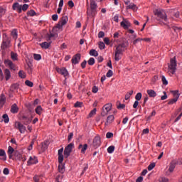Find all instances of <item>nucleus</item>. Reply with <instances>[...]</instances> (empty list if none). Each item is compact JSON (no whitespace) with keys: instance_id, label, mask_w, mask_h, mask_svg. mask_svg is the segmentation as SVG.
Segmentation results:
<instances>
[{"instance_id":"1","label":"nucleus","mask_w":182,"mask_h":182,"mask_svg":"<svg viewBox=\"0 0 182 182\" xmlns=\"http://www.w3.org/2000/svg\"><path fill=\"white\" fill-rule=\"evenodd\" d=\"M126 48H127V43H122L117 46L114 54V60L119 62V60L122 59L120 55H123V52H124Z\"/></svg>"},{"instance_id":"2","label":"nucleus","mask_w":182,"mask_h":182,"mask_svg":"<svg viewBox=\"0 0 182 182\" xmlns=\"http://www.w3.org/2000/svg\"><path fill=\"white\" fill-rule=\"evenodd\" d=\"M63 148H61L58 150V163L60 165H58V171L59 173H61V174H63L65 173V166L62 165V163H63Z\"/></svg>"},{"instance_id":"3","label":"nucleus","mask_w":182,"mask_h":182,"mask_svg":"<svg viewBox=\"0 0 182 182\" xmlns=\"http://www.w3.org/2000/svg\"><path fill=\"white\" fill-rule=\"evenodd\" d=\"M169 69V72L174 75L176 73V70H177V62L176 61V57L171 58L170 64L168 66Z\"/></svg>"},{"instance_id":"4","label":"nucleus","mask_w":182,"mask_h":182,"mask_svg":"<svg viewBox=\"0 0 182 182\" xmlns=\"http://www.w3.org/2000/svg\"><path fill=\"white\" fill-rule=\"evenodd\" d=\"M154 15L158 16V18H160L162 21L164 22H167V14H166L165 11L163 10H155L154 11Z\"/></svg>"},{"instance_id":"5","label":"nucleus","mask_w":182,"mask_h":182,"mask_svg":"<svg viewBox=\"0 0 182 182\" xmlns=\"http://www.w3.org/2000/svg\"><path fill=\"white\" fill-rule=\"evenodd\" d=\"M11 48V39H9V38L8 37H4L1 46V48L3 50H5L6 49H8Z\"/></svg>"},{"instance_id":"6","label":"nucleus","mask_w":182,"mask_h":182,"mask_svg":"<svg viewBox=\"0 0 182 182\" xmlns=\"http://www.w3.org/2000/svg\"><path fill=\"white\" fill-rule=\"evenodd\" d=\"M73 146H75V144L70 143L65 148V150H64L65 159H68V157L70 156V154L72 153V150H73Z\"/></svg>"},{"instance_id":"7","label":"nucleus","mask_w":182,"mask_h":182,"mask_svg":"<svg viewBox=\"0 0 182 182\" xmlns=\"http://www.w3.org/2000/svg\"><path fill=\"white\" fill-rule=\"evenodd\" d=\"M112 110V104H106L103 107H102V111L101 112V116H106L107 113H109Z\"/></svg>"},{"instance_id":"8","label":"nucleus","mask_w":182,"mask_h":182,"mask_svg":"<svg viewBox=\"0 0 182 182\" xmlns=\"http://www.w3.org/2000/svg\"><path fill=\"white\" fill-rule=\"evenodd\" d=\"M173 99H171L168 104V105H174L178 100V98L180 97V95L178 94V91H173Z\"/></svg>"},{"instance_id":"9","label":"nucleus","mask_w":182,"mask_h":182,"mask_svg":"<svg viewBox=\"0 0 182 182\" xmlns=\"http://www.w3.org/2000/svg\"><path fill=\"white\" fill-rule=\"evenodd\" d=\"M15 127L18 129L20 133L23 134L26 130V127L23 126V124H21V122H15Z\"/></svg>"},{"instance_id":"10","label":"nucleus","mask_w":182,"mask_h":182,"mask_svg":"<svg viewBox=\"0 0 182 182\" xmlns=\"http://www.w3.org/2000/svg\"><path fill=\"white\" fill-rule=\"evenodd\" d=\"M120 25H121L122 28H123L125 30L129 29V28H130L132 26V23H130V21H129V20L124 19V18L120 23Z\"/></svg>"},{"instance_id":"11","label":"nucleus","mask_w":182,"mask_h":182,"mask_svg":"<svg viewBox=\"0 0 182 182\" xmlns=\"http://www.w3.org/2000/svg\"><path fill=\"white\" fill-rule=\"evenodd\" d=\"M100 144H101L100 136H95L93 139L92 146L95 149H97V147L100 146Z\"/></svg>"},{"instance_id":"12","label":"nucleus","mask_w":182,"mask_h":182,"mask_svg":"<svg viewBox=\"0 0 182 182\" xmlns=\"http://www.w3.org/2000/svg\"><path fill=\"white\" fill-rule=\"evenodd\" d=\"M4 64L6 66H9L11 70H16V67L15 66V64L11 60H4Z\"/></svg>"},{"instance_id":"13","label":"nucleus","mask_w":182,"mask_h":182,"mask_svg":"<svg viewBox=\"0 0 182 182\" xmlns=\"http://www.w3.org/2000/svg\"><path fill=\"white\" fill-rule=\"evenodd\" d=\"M4 64L6 66H9L11 70H16V67L15 66V64L11 60H4Z\"/></svg>"},{"instance_id":"14","label":"nucleus","mask_w":182,"mask_h":182,"mask_svg":"<svg viewBox=\"0 0 182 182\" xmlns=\"http://www.w3.org/2000/svg\"><path fill=\"white\" fill-rule=\"evenodd\" d=\"M68 23V16H63L61 20L59 21L57 28H62V26Z\"/></svg>"},{"instance_id":"15","label":"nucleus","mask_w":182,"mask_h":182,"mask_svg":"<svg viewBox=\"0 0 182 182\" xmlns=\"http://www.w3.org/2000/svg\"><path fill=\"white\" fill-rule=\"evenodd\" d=\"M71 62H72L73 65H77V63H79V62H80V54L77 53V54L75 55L73 57Z\"/></svg>"},{"instance_id":"16","label":"nucleus","mask_w":182,"mask_h":182,"mask_svg":"<svg viewBox=\"0 0 182 182\" xmlns=\"http://www.w3.org/2000/svg\"><path fill=\"white\" fill-rule=\"evenodd\" d=\"M57 72L60 75H63L64 77H66V76H68L69 75V72H68V70L65 68H57Z\"/></svg>"},{"instance_id":"17","label":"nucleus","mask_w":182,"mask_h":182,"mask_svg":"<svg viewBox=\"0 0 182 182\" xmlns=\"http://www.w3.org/2000/svg\"><path fill=\"white\" fill-rule=\"evenodd\" d=\"M14 11H17L18 14L22 12V5H20L19 3H14L12 6Z\"/></svg>"},{"instance_id":"18","label":"nucleus","mask_w":182,"mask_h":182,"mask_svg":"<svg viewBox=\"0 0 182 182\" xmlns=\"http://www.w3.org/2000/svg\"><path fill=\"white\" fill-rule=\"evenodd\" d=\"M36 163H38L36 156H30L27 161V166H32V164H36Z\"/></svg>"},{"instance_id":"19","label":"nucleus","mask_w":182,"mask_h":182,"mask_svg":"<svg viewBox=\"0 0 182 182\" xmlns=\"http://www.w3.org/2000/svg\"><path fill=\"white\" fill-rule=\"evenodd\" d=\"M177 164V159H173L169 164L168 171L170 173H173L174 171V168H176V165Z\"/></svg>"},{"instance_id":"20","label":"nucleus","mask_w":182,"mask_h":182,"mask_svg":"<svg viewBox=\"0 0 182 182\" xmlns=\"http://www.w3.org/2000/svg\"><path fill=\"white\" fill-rule=\"evenodd\" d=\"M6 102V97H5L4 94H1L0 96V109L4 107V105H5Z\"/></svg>"},{"instance_id":"21","label":"nucleus","mask_w":182,"mask_h":182,"mask_svg":"<svg viewBox=\"0 0 182 182\" xmlns=\"http://www.w3.org/2000/svg\"><path fill=\"white\" fill-rule=\"evenodd\" d=\"M114 120V116L109 115L107 118V121L105 122V126H109V124L113 123V121Z\"/></svg>"},{"instance_id":"22","label":"nucleus","mask_w":182,"mask_h":182,"mask_svg":"<svg viewBox=\"0 0 182 182\" xmlns=\"http://www.w3.org/2000/svg\"><path fill=\"white\" fill-rule=\"evenodd\" d=\"M78 149L79 150L81 149V153H82V154H85V153H86V150H87V144H85L84 145L80 144L78 146Z\"/></svg>"},{"instance_id":"23","label":"nucleus","mask_w":182,"mask_h":182,"mask_svg":"<svg viewBox=\"0 0 182 182\" xmlns=\"http://www.w3.org/2000/svg\"><path fill=\"white\" fill-rule=\"evenodd\" d=\"M22 120H23V124H25L26 126L32 122V118H29V117L23 116L22 117Z\"/></svg>"},{"instance_id":"24","label":"nucleus","mask_w":182,"mask_h":182,"mask_svg":"<svg viewBox=\"0 0 182 182\" xmlns=\"http://www.w3.org/2000/svg\"><path fill=\"white\" fill-rule=\"evenodd\" d=\"M146 93H148L149 97H156L157 96V93L154 90H147Z\"/></svg>"},{"instance_id":"25","label":"nucleus","mask_w":182,"mask_h":182,"mask_svg":"<svg viewBox=\"0 0 182 182\" xmlns=\"http://www.w3.org/2000/svg\"><path fill=\"white\" fill-rule=\"evenodd\" d=\"M40 46H41L43 49H49V46H50V41L49 43L43 42L40 43Z\"/></svg>"},{"instance_id":"26","label":"nucleus","mask_w":182,"mask_h":182,"mask_svg":"<svg viewBox=\"0 0 182 182\" xmlns=\"http://www.w3.org/2000/svg\"><path fill=\"white\" fill-rule=\"evenodd\" d=\"M19 110V108L18 107V105L16 104H14L11 107V112L14 114L18 113Z\"/></svg>"},{"instance_id":"27","label":"nucleus","mask_w":182,"mask_h":182,"mask_svg":"<svg viewBox=\"0 0 182 182\" xmlns=\"http://www.w3.org/2000/svg\"><path fill=\"white\" fill-rule=\"evenodd\" d=\"M127 9H132V11H137V6L134 3H131L127 6Z\"/></svg>"},{"instance_id":"28","label":"nucleus","mask_w":182,"mask_h":182,"mask_svg":"<svg viewBox=\"0 0 182 182\" xmlns=\"http://www.w3.org/2000/svg\"><path fill=\"white\" fill-rule=\"evenodd\" d=\"M14 151H15V149H14L12 146H9L8 149L9 159H12Z\"/></svg>"},{"instance_id":"29","label":"nucleus","mask_w":182,"mask_h":182,"mask_svg":"<svg viewBox=\"0 0 182 182\" xmlns=\"http://www.w3.org/2000/svg\"><path fill=\"white\" fill-rule=\"evenodd\" d=\"M4 75L6 77V80H9V79H11V71H9V70L5 69Z\"/></svg>"},{"instance_id":"30","label":"nucleus","mask_w":182,"mask_h":182,"mask_svg":"<svg viewBox=\"0 0 182 182\" xmlns=\"http://www.w3.org/2000/svg\"><path fill=\"white\" fill-rule=\"evenodd\" d=\"M43 109H42V107L41 105H38L36 109L35 112L37 114H39V116H41V114H42V112H43Z\"/></svg>"},{"instance_id":"31","label":"nucleus","mask_w":182,"mask_h":182,"mask_svg":"<svg viewBox=\"0 0 182 182\" xmlns=\"http://www.w3.org/2000/svg\"><path fill=\"white\" fill-rule=\"evenodd\" d=\"M90 9H97V4L95 0L90 1Z\"/></svg>"},{"instance_id":"32","label":"nucleus","mask_w":182,"mask_h":182,"mask_svg":"<svg viewBox=\"0 0 182 182\" xmlns=\"http://www.w3.org/2000/svg\"><path fill=\"white\" fill-rule=\"evenodd\" d=\"M11 36L13 38V39H18V31H16V29H14L12 31H11Z\"/></svg>"},{"instance_id":"33","label":"nucleus","mask_w":182,"mask_h":182,"mask_svg":"<svg viewBox=\"0 0 182 182\" xmlns=\"http://www.w3.org/2000/svg\"><path fill=\"white\" fill-rule=\"evenodd\" d=\"M53 37H55V34H53V33H47L46 35V41H48V42H49V41H51V39H52V38H53Z\"/></svg>"},{"instance_id":"34","label":"nucleus","mask_w":182,"mask_h":182,"mask_svg":"<svg viewBox=\"0 0 182 182\" xmlns=\"http://www.w3.org/2000/svg\"><path fill=\"white\" fill-rule=\"evenodd\" d=\"M18 87H19V85L18 84H13L11 85L10 87L11 92H15V90H17Z\"/></svg>"},{"instance_id":"35","label":"nucleus","mask_w":182,"mask_h":182,"mask_svg":"<svg viewBox=\"0 0 182 182\" xmlns=\"http://www.w3.org/2000/svg\"><path fill=\"white\" fill-rule=\"evenodd\" d=\"M90 56H99V53L95 49H92L90 51Z\"/></svg>"},{"instance_id":"36","label":"nucleus","mask_w":182,"mask_h":182,"mask_svg":"<svg viewBox=\"0 0 182 182\" xmlns=\"http://www.w3.org/2000/svg\"><path fill=\"white\" fill-rule=\"evenodd\" d=\"M18 76L21 77V79H25V77H26V73H25L23 70H20L18 72Z\"/></svg>"},{"instance_id":"37","label":"nucleus","mask_w":182,"mask_h":182,"mask_svg":"<svg viewBox=\"0 0 182 182\" xmlns=\"http://www.w3.org/2000/svg\"><path fill=\"white\" fill-rule=\"evenodd\" d=\"M11 58L12 60H18V54H16L14 52H11Z\"/></svg>"},{"instance_id":"38","label":"nucleus","mask_w":182,"mask_h":182,"mask_svg":"<svg viewBox=\"0 0 182 182\" xmlns=\"http://www.w3.org/2000/svg\"><path fill=\"white\" fill-rule=\"evenodd\" d=\"M114 151V146H109L107 148V153H109V154H112V153H113Z\"/></svg>"},{"instance_id":"39","label":"nucleus","mask_w":182,"mask_h":182,"mask_svg":"<svg viewBox=\"0 0 182 182\" xmlns=\"http://www.w3.org/2000/svg\"><path fill=\"white\" fill-rule=\"evenodd\" d=\"M132 95H133V90H131L126 94L125 100H129V99H130V96H132Z\"/></svg>"},{"instance_id":"40","label":"nucleus","mask_w":182,"mask_h":182,"mask_svg":"<svg viewBox=\"0 0 182 182\" xmlns=\"http://www.w3.org/2000/svg\"><path fill=\"white\" fill-rule=\"evenodd\" d=\"M0 157H6L4 160H6V153L4 149H0Z\"/></svg>"},{"instance_id":"41","label":"nucleus","mask_w":182,"mask_h":182,"mask_svg":"<svg viewBox=\"0 0 182 182\" xmlns=\"http://www.w3.org/2000/svg\"><path fill=\"white\" fill-rule=\"evenodd\" d=\"M83 107V102L77 101L74 107Z\"/></svg>"},{"instance_id":"42","label":"nucleus","mask_w":182,"mask_h":182,"mask_svg":"<svg viewBox=\"0 0 182 182\" xmlns=\"http://www.w3.org/2000/svg\"><path fill=\"white\" fill-rule=\"evenodd\" d=\"M33 58L35 60H41V59H42V55L40 54H33Z\"/></svg>"},{"instance_id":"43","label":"nucleus","mask_w":182,"mask_h":182,"mask_svg":"<svg viewBox=\"0 0 182 182\" xmlns=\"http://www.w3.org/2000/svg\"><path fill=\"white\" fill-rule=\"evenodd\" d=\"M25 85H26V86H28V87H33V82H32L31 81H29L28 80H26Z\"/></svg>"},{"instance_id":"44","label":"nucleus","mask_w":182,"mask_h":182,"mask_svg":"<svg viewBox=\"0 0 182 182\" xmlns=\"http://www.w3.org/2000/svg\"><path fill=\"white\" fill-rule=\"evenodd\" d=\"M3 119H4V123H9V117L6 114H3Z\"/></svg>"},{"instance_id":"45","label":"nucleus","mask_w":182,"mask_h":182,"mask_svg":"<svg viewBox=\"0 0 182 182\" xmlns=\"http://www.w3.org/2000/svg\"><path fill=\"white\" fill-rule=\"evenodd\" d=\"M87 63H88V65H90V66H93V64L95 63V58H90L88 60Z\"/></svg>"},{"instance_id":"46","label":"nucleus","mask_w":182,"mask_h":182,"mask_svg":"<svg viewBox=\"0 0 182 182\" xmlns=\"http://www.w3.org/2000/svg\"><path fill=\"white\" fill-rule=\"evenodd\" d=\"M154 167H156L155 163H151V164H149L148 166L149 171H151V170H153Z\"/></svg>"},{"instance_id":"47","label":"nucleus","mask_w":182,"mask_h":182,"mask_svg":"<svg viewBox=\"0 0 182 182\" xmlns=\"http://www.w3.org/2000/svg\"><path fill=\"white\" fill-rule=\"evenodd\" d=\"M91 16H95L97 14V9H90Z\"/></svg>"},{"instance_id":"48","label":"nucleus","mask_w":182,"mask_h":182,"mask_svg":"<svg viewBox=\"0 0 182 182\" xmlns=\"http://www.w3.org/2000/svg\"><path fill=\"white\" fill-rule=\"evenodd\" d=\"M27 15L29 16H35V15H36V12H35L33 10H30L27 12Z\"/></svg>"},{"instance_id":"49","label":"nucleus","mask_w":182,"mask_h":182,"mask_svg":"<svg viewBox=\"0 0 182 182\" xmlns=\"http://www.w3.org/2000/svg\"><path fill=\"white\" fill-rule=\"evenodd\" d=\"M161 80H162L163 85H168V82L166 79L165 76H164V75L161 76Z\"/></svg>"},{"instance_id":"50","label":"nucleus","mask_w":182,"mask_h":182,"mask_svg":"<svg viewBox=\"0 0 182 182\" xmlns=\"http://www.w3.org/2000/svg\"><path fill=\"white\" fill-rule=\"evenodd\" d=\"M135 99L137 102H139V100H141V93L138 92L135 96Z\"/></svg>"},{"instance_id":"51","label":"nucleus","mask_w":182,"mask_h":182,"mask_svg":"<svg viewBox=\"0 0 182 182\" xmlns=\"http://www.w3.org/2000/svg\"><path fill=\"white\" fill-rule=\"evenodd\" d=\"M96 108H94L89 114V117H92L93 116H95V114H96Z\"/></svg>"},{"instance_id":"52","label":"nucleus","mask_w":182,"mask_h":182,"mask_svg":"<svg viewBox=\"0 0 182 182\" xmlns=\"http://www.w3.org/2000/svg\"><path fill=\"white\" fill-rule=\"evenodd\" d=\"M28 8H29V5L23 4V6H21V11H23L25 12V11H28Z\"/></svg>"},{"instance_id":"53","label":"nucleus","mask_w":182,"mask_h":182,"mask_svg":"<svg viewBox=\"0 0 182 182\" xmlns=\"http://www.w3.org/2000/svg\"><path fill=\"white\" fill-rule=\"evenodd\" d=\"M172 29H173V31H174L175 32H179V31H181V28H180V27H177V26H172Z\"/></svg>"},{"instance_id":"54","label":"nucleus","mask_w":182,"mask_h":182,"mask_svg":"<svg viewBox=\"0 0 182 182\" xmlns=\"http://www.w3.org/2000/svg\"><path fill=\"white\" fill-rule=\"evenodd\" d=\"M106 48V45H105V43L103 42H100L99 43V48L102 50L105 49Z\"/></svg>"},{"instance_id":"55","label":"nucleus","mask_w":182,"mask_h":182,"mask_svg":"<svg viewBox=\"0 0 182 182\" xmlns=\"http://www.w3.org/2000/svg\"><path fill=\"white\" fill-rule=\"evenodd\" d=\"M27 72L28 75H32V67L29 64H28Z\"/></svg>"},{"instance_id":"56","label":"nucleus","mask_w":182,"mask_h":182,"mask_svg":"<svg viewBox=\"0 0 182 182\" xmlns=\"http://www.w3.org/2000/svg\"><path fill=\"white\" fill-rule=\"evenodd\" d=\"M107 77H112L113 76V71L112 70H109L106 75Z\"/></svg>"},{"instance_id":"57","label":"nucleus","mask_w":182,"mask_h":182,"mask_svg":"<svg viewBox=\"0 0 182 182\" xmlns=\"http://www.w3.org/2000/svg\"><path fill=\"white\" fill-rule=\"evenodd\" d=\"M141 41H143V38H138L133 41V44L136 45L138 42H141Z\"/></svg>"},{"instance_id":"58","label":"nucleus","mask_w":182,"mask_h":182,"mask_svg":"<svg viewBox=\"0 0 182 182\" xmlns=\"http://www.w3.org/2000/svg\"><path fill=\"white\" fill-rule=\"evenodd\" d=\"M106 137H107V139H112V137H113V133L107 132L106 134Z\"/></svg>"},{"instance_id":"59","label":"nucleus","mask_w":182,"mask_h":182,"mask_svg":"<svg viewBox=\"0 0 182 182\" xmlns=\"http://www.w3.org/2000/svg\"><path fill=\"white\" fill-rule=\"evenodd\" d=\"M72 139H73V132H71L68 134V141H70Z\"/></svg>"},{"instance_id":"60","label":"nucleus","mask_w":182,"mask_h":182,"mask_svg":"<svg viewBox=\"0 0 182 182\" xmlns=\"http://www.w3.org/2000/svg\"><path fill=\"white\" fill-rule=\"evenodd\" d=\"M159 182H168V178L162 177L159 179Z\"/></svg>"},{"instance_id":"61","label":"nucleus","mask_w":182,"mask_h":182,"mask_svg":"<svg viewBox=\"0 0 182 182\" xmlns=\"http://www.w3.org/2000/svg\"><path fill=\"white\" fill-rule=\"evenodd\" d=\"M4 174H5V176H8V174H9V169H8V168H5L3 171Z\"/></svg>"},{"instance_id":"62","label":"nucleus","mask_w":182,"mask_h":182,"mask_svg":"<svg viewBox=\"0 0 182 182\" xmlns=\"http://www.w3.org/2000/svg\"><path fill=\"white\" fill-rule=\"evenodd\" d=\"M105 37V32L103 31H100L98 33V38H104Z\"/></svg>"},{"instance_id":"63","label":"nucleus","mask_w":182,"mask_h":182,"mask_svg":"<svg viewBox=\"0 0 182 182\" xmlns=\"http://www.w3.org/2000/svg\"><path fill=\"white\" fill-rule=\"evenodd\" d=\"M124 107H126V105L124 104L119 103L117 106V109H124Z\"/></svg>"},{"instance_id":"64","label":"nucleus","mask_w":182,"mask_h":182,"mask_svg":"<svg viewBox=\"0 0 182 182\" xmlns=\"http://www.w3.org/2000/svg\"><path fill=\"white\" fill-rule=\"evenodd\" d=\"M33 180L34 182H39V176H35L33 178Z\"/></svg>"}]
</instances>
